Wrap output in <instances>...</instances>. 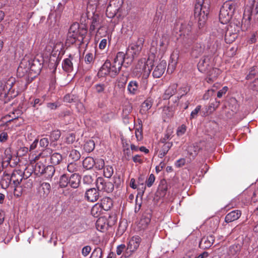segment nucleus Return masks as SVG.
Instances as JSON below:
<instances>
[{"label":"nucleus","mask_w":258,"mask_h":258,"mask_svg":"<svg viewBox=\"0 0 258 258\" xmlns=\"http://www.w3.org/2000/svg\"><path fill=\"white\" fill-rule=\"evenodd\" d=\"M55 168L52 165H48L45 167L43 173L41 175H43L46 179L51 178L55 173Z\"/></svg>","instance_id":"nucleus-30"},{"label":"nucleus","mask_w":258,"mask_h":258,"mask_svg":"<svg viewBox=\"0 0 258 258\" xmlns=\"http://www.w3.org/2000/svg\"><path fill=\"white\" fill-rule=\"evenodd\" d=\"M94 59L93 54L91 53H87L85 57V61L87 63H91Z\"/></svg>","instance_id":"nucleus-63"},{"label":"nucleus","mask_w":258,"mask_h":258,"mask_svg":"<svg viewBox=\"0 0 258 258\" xmlns=\"http://www.w3.org/2000/svg\"><path fill=\"white\" fill-rule=\"evenodd\" d=\"M33 186V181L31 179H24L23 183V189H29Z\"/></svg>","instance_id":"nucleus-54"},{"label":"nucleus","mask_w":258,"mask_h":258,"mask_svg":"<svg viewBox=\"0 0 258 258\" xmlns=\"http://www.w3.org/2000/svg\"><path fill=\"white\" fill-rule=\"evenodd\" d=\"M153 103L152 99L150 98H148L142 103L141 111H147L151 108Z\"/></svg>","instance_id":"nucleus-41"},{"label":"nucleus","mask_w":258,"mask_h":258,"mask_svg":"<svg viewBox=\"0 0 258 258\" xmlns=\"http://www.w3.org/2000/svg\"><path fill=\"white\" fill-rule=\"evenodd\" d=\"M241 29L239 22L232 21L227 26L225 34V39L227 43L233 42L237 37L238 33Z\"/></svg>","instance_id":"nucleus-6"},{"label":"nucleus","mask_w":258,"mask_h":258,"mask_svg":"<svg viewBox=\"0 0 258 258\" xmlns=\"http://www.w3.org/2000/svg\"><path fill=\"white\" fill-rule=\"evenodd\" d=\"M178 58L177 53L173 52L171 54L168 67V71H170L172 73L174 71L177 63Z\"/></svg>","instance_id":"nucleus-25"},{"label":"nucleus","mask_w":258,"mask_h":258,"mask_svg":"<svg viewBox=\"0 0 258 258\" xmlns=\"http://www.w3.org/2000/svg\"><path fill=\"white\" fill-rule=\"evenodd\" d=\"M155 180V177L153 174H151L147 180L146 181V184L148 187H151Z\"/></svg>","instance_id":"nucleus-62"},{"label":"nucleus","mask_w":258,"mask_h":258,"mask_svg":"<svg viewBox=\"0 0 258 258\" xmlns=\"http://www.w3.org/2000/svg\"><path fill=\"white\" fill-rule=\"evenodd\" d=\"M141 242V238L138 236H133L127 243L125 256H128L135 252L138 248Z\"/></svg>","instance_id":"nucleus-12"},{"label":"nucleus","mask_w":258,"mask_h":258,"mask_svg":"<svg viewBox=\"0 0 258 258\" xmlns=\"http://www.w3.org/2000/svg\"><path fill=\"white\" fill-rule=\"evenodd\" d=\"M69 185V177L66 174L61 176L59 179V186L61 187H66Z\"/></svg>","instance_id":"nucleus-44"},{"label":"nucleus","mask_w":258,"mask_h":258,"mask_svg":"<svg viewBox=\"0 0 258 258\" xmlns=\"http://www.w3.org/2000/svg\"><path fill=\"white\" fill-rule=\"evenodd\" d=\"M62 160V156L58 153L52 154L50 157V162L53 165L59 164Z\"/></svg>","instance_id":"nucleus-36"},{"label":"nucleus","mask_w":258,"mask_h":258,"mask_svg":"<svg viewBox=\"0 0 258 258\" xmlns=\"http://www.w3.org/2000/svg\"><path fill=\"white\" fill-rule=\"evenodd\" d=\"M95 161V164L94 166H95L97 169L100 170L105 166L104 161L102 159H97Z\"/></svg>","instance_id":"nucleus-55"},{"label":"nucleus","mask_w":258,"mask_h":258,"mask_svg":"<svg viewBox=\"0 0 258 258\" xmlns=\"http://www.w3.org/2000/svg\"><path fill=\"white\" fill-rule=\"evenodd\" d=\"M87 30L85 28H79V31L78 33V37L79 38V42L82 43L84 39L87 34Z\"/></svg>","instance_id":"nucleus-49"},{"label":"nucleus","mask_w":258,"mask_h":258,"mask_svg":"<svg viewBox=\"0 0 258 258\" xmlns=\"http://www.w3.org/2000/svg\"><path fill=\"white\" fill-rule=\"evenodd\" d=\"M50 185L47 182H43L40 187L39 192L43 197H46L50 192Z\"/></svg>","instance_id":"nucleus-35"},{"label":"nucleus","mask_w":258,"mask_h":258,"mask_svg":"<svg viewBox=\"0 0 258 258\" xmlns=\"http://www.w3.org/2000/svg\"><path fill=\"white\" fill-rule=\"evenodd\" d=\"M96 185L97 189L99 191H105L107 193L111 192L114 189L113 184L110 181H106L103 178L99 177L96 180Z\"/></svg>","instance_id":"nucleus-11"},{"label":"nucleus","mask_w":258,"mask_h":258,"mask_svg":"<svg viewBox=\"0 0 258 258\" xmlns=\"http://www.w3.org/2000/svg\"><path fill=\"white\" fill-rule=\"evenodd\" d=\"M51 151L50 149H45L42 152L39 153L38 155L33 157L32 156L31 158V163L34 164L36 163L34 167V172L37 174L41 175L44 171L45 166L43 164V162L45 161L46 152Z\"/></svg>","instance_id":"nucleus-7"},{"label":"nucleus","mask_w":258,"mask_h":258,"mask_svg":"<svg viewBox=\"0 0 258 258\" xmlns=\"http://www.w3.org/2000/svg\"><path fill=\"white\" fill-rule=\"evenodd\" d=\"M215 241L214 237L213 235L203 237L199 243V246L202 249L209 248L211 246Z\"/></svg>","instance_id":"nucleus-19"},{"label":"nucleus","mask_w":258,"mask_h":258,"mask_svg":"<svg viewBox=\"0 0 258 258\" xmlns=\"http://www.w3.org/2000/svg\"><path fill=\"white\" fill-rule=\"evenodd\" d=\"M99 0H88L87 6V14L88 17L90 16V14H93L95 12V10L99 4Z\"/></svg>","instance_id":"nucleus-24"},{"label":"nucleus","mask_w":258,"mask_h":258,"mask_svg":"<svg viewBox=\"0 0 258 258\" xmlns=\"http://www.w3.org/2000/svg\"><path fill=\"white\" fill-rule=\"evenodd\" d=\"M99 194L97 189L91 188L88 189L86 192L85 197L89 202H95L99 198Z\"/></svg>","instance_id":"nucleus-18"},{"label":"nucleus","mask_w":258,"mask_h":258,"mask_svg":"<svg viewBox=\"0 0 258 258\" xmlns=\"http://www.w3.org/2000/svg\"><path fill=\"white\" fill-rule=\"evenodd\" d=\"M127 91L132 95L136 94L138 91V84L136 81H131L127 85Z\"/></svg>","instance_id":"nucleus-38"},{"label":"nucleus","mask_w":258,"mask_h":258,"mask_svg":"<svg viewBox=\"0 0 258 258\" xmlns=\"http://www.w3.org/2000/svg\"><path fill=\"white\" fill-rule=\"evenodd\" d=\"M79 42V38L78 34L68 33L66 40V43L69 45L73 44L77 41Z\"/></svg>","instance_id":"nucleus-40"},{"label":"nucleus","mask_w":258,"mask_h":258,"mask_svg":"<svg viewBox=\"0 0 258 258\" xmlns=\"http://www.w3.org/2000/svg\"><path fill=\"white\" fill-rule=\"evenodd\" d=\"M77 98L73 94H67L64 97V101L67 102H73L77 101Z\"/></svg>","instance_id":"nucleus-58"},{"label":"nucleus","mask_w":258,"mask_h":258,"mask_svg":"<svg viewBox=\"0 0 258 258\" xmlns=\"http://www.w3.org/2000/svg\"><path fill=\"white\" fill-rule=\"evenodd\" d=\"M81 157L80 153L76 150H72L71 151L69 157L73 161L78 160Z\"/></svg>","instance_id":"nucleus-47"},{"label":"nucleus","mask_w":258,"mask_h":258,"mask_svg":"<svg viewBox=\"0 0 258 258\" xmlns=\"http://www.w3.org/2000/svg\"><path fill=\"white\" fill-rule=\"evenodd\" d=\"M42 64L37 58L29 60L24 59L20 63L17 71L23 76L27 75L32 78L36 77L39 74L42 69Z\"/></svg>","instance_id":"nucleus-2"},{"label":"nucleus","mask_w":258,"mask_h":258,"mask_svg":"<svg viewBox=\"0 0 258 258\" xmlns=\"http://www.w3.org/2000/svg\"><path fill=\"white\" fill-rule=\"evenodd\" d=\"M166 68V62L165 60H162L157 63L153 72V76L156 78L161 77L164 74Z\"/></svg>","instance_id":"nucleus-16"},{"label":"nucleus","mask_w":258,"mask_h":258,"mask_svg":"<svg viewBox=\"0 0 258 258\" xmlns=\"http://www.w3.org/2000/svg\"><path fill=\"white\" fill-rule=\"evenodd\" d=\"M84 149L88 152L92 151L95 148V143L93 140H89L84 144Z\"/></svg>","instance_id":"nucleus-48"},{"label":"nucleus","mask_w":258,"mask_h":258,"mask_svg":"<svg viewBox=\"0 0 258 258\" xmlns=\"http://www.w3.org/2000/svg\"><path fill=\"white\" fill-rule=\"evenodd\" d=\"M213 63L211 55H204L199 61L198 68L202 73H207L212 68Z\"/></svg>","instance_id":"nucleus-10"},{"label":"nucleus","mask_w":258,"mask_h":258,"mask_svg":"<svg viewBox=\"0 0 258 258\" xmlns=\"http://www.w3.org/2000/svg\"><path fill=\"white\" fill-rule=\"evenodd\" d=\"M186 131V127L184 124H182L179 126L177 130L176 134L177 136H181L185 134Z\"/></svg>","instance_id":"nucleus-57"},{"label":"nucleus","mask_w":258,"mask_h":258,"mask_svg":"<svg viewBox=\"0 0 258 258\" xmlns=\"http://www.w3.org/2000/svg\"><path fill=\"white\" fill-rule=\"evenodd\" d=\"M102 254V251L100 248H95L92 253V258H101Z\"/></svg>","instance_id":"nucleus-52"},{"label":"nucleus","mask_w":258,"mask_h":258,"mask_svg":"<svg viewBox=\"0 0 258 258\" xmlns=\"http://www.w3.org/2000/svg\"><path fill=\"white\" fill-rule=\"evenodd\" d=\"M164 144L162 146L161 150L159 151V157L161 158L165 156L168 153L169 150L171 148L173 145L172 142H165L163 143Z\"/></svg>","instance_id":"nucleus-33"},{"label":"nucleus","mask_w":258,"mask_h":258,"mask_svg":"<svg viewBox=\"0 0 258 258\" xmlns=\"http://www.w3.org/2000/svg\"><path fill=\"white\" fill-rule=\"evenodd\" d=\"M201 109V105H198L196 108L192 110L190 113V119H192L194 118H196L198 116V114L200 111Z\"/></svg>","instance_id":"nucleus-56"},{"label":"nucleus","mask_w":258,"mask_h":258,"mask_svg":"<svg viewBox=\"0 0 258 258\" xmlns=\"http://www.w3.org/2000/svg\"><path fill=\"white\" fill-rule=\"evenodd\" d=\"M240 211L234 210L229 213L226 215L225 218V221L226 223H230L238 219L241 216Z\"/></svg>","instance_id":"nucleus-22"},{"label":"nucleus","mask_w":258,"mask_h":258,"mask_svg":"<svg viewBox=\"0 0 258 258\" xmlns=\"http://www.w3.org/2000/svg\"><path fill=\"white\" fill-rule=\"evenodd\" d=\"M220 44V42H219V40L216 39L214 43L212 46L210 45L209 46V49H211V51L212 52H214L215 51H216Z\"/></svg>","instance_id":"nucleus-64"},{"label":"nucleus","mask_w":258,"mask_h":258,"mask_svg":"<svg viewBox=\"0 0 258 258\" xmlns=\"http://www.w3.org/2000/svg\"><path fill=\"white\" fill-rule=\"evenodd\" d=\"M169 43V40L166 36H162L160 41V50L164 52L166 51Z\"/></svg>","instance_id":"nucleus-43"},{"label":"nucleus","mask_w":258,"mask_h":258,"mask_svg":"<svg viewBox=\"0 0 258 258\" xmlns=\"http://www.w3.org/2000/svg\"><path fill=\"white\" fill-rule=\"evenodd\" d=\"M95 164V160L91 157H86L83 162V166L86 169H92Z\"/></svg>","instance_id":"nucleus-37"},{"label":"nucleus","mask_w":258,"mask_h":258,"mask_svg":"<svg viewBox=\"0 0 258 258\" xmlns=\"http://www.w3.org/2000/svg\"><path fill=\"white\" fill-rule=\"evenodd\" d=\"M150 216L143 215L138 223L139 228L140 230H144L146 229L150 223Z\"/></svg>","instance_id":"nucleus-29"},{"label":"nucleus","mask_w":258,"mask_h":258,"mask_svg":"<svg viewBox=\"0 0 258 258\" xmlns=\"http://www.w3.org/2000/svg\"><path fill=\"white\" fill-rule=\"evenodd\" d=\"M220 104V102L216 99L214 103H211L210 104V105L209 106L208 110L210 112H213L219 107Z\"/></svg>","instance_id":"nucleus-53"},{"label":"nucleus","mask_w":258,"mask_h":258,"mask_svg":"<svg viewBox=\"0 0 258 258\" xmlns=\"http://www.w3.org/2000/svg\"><path fill=\"white\" fill-rule=\"evenodd\" d=\"M79 28V24L78 23H74L70 27L68 33L78 34Z\"/></svg>","instance_id":"nucleus-50"},{"label":"nucleus","mask_w":258,"mask_h":258,"mask_svg":"<svg viewBox=\"0 0 258 258\" xmlns=\"http://www.w3.org/2000/svg\"><path fill=\"white\" fill-rule=\"evenodd\" d=\"M94 88L96 92L100 93L104 91L105 88V85L103 84H97L95 85Z\"/></svg>","instance_id":"nucleus-60"},{"label":"nucleus","mask_w":258,"mask_h":258,"mask_svg":"<svg viewBox=\"0 0 258 258\" xmlns=\"http://www.w3.org/2000/svg\"><path fill=\"white\" fill-rule=\"evenodd\" d=\"M78 165L75 162H71L68 165L67 169L70 172H74L77 170Z\"/></svg>","instance_id":"nucleus-59"},{"label":"nucleus","mask_w":258,"mask_h":258,"mask_svg":"<svg viewBox=\"0 0 258 258\" xmlns=\"http://www.w3.org/2000/svg\"><path fill=\"white\" fill-rule=\"evenodd\" d=\"M190 88L186 84H183L181 86L178 90H177V96L176 97L175 100L173 101L174 103L177 102L183 96L186 95L189 91Z\"/></svg>","instance_id":"nucleus-21"},{"label":"nucleus","mask_w":258,"mask_h":258,"mask_svg":"<svg viewBox=\"0 0 258 258\" xmlns=\"http://www.w3.org/2000/svg\"><path fill=\"white\" fill-rule=\"evenodd\" d=\"M153 66V60L152 59L143 58L138 61L135 67V72L142 75L143 83L145 85L147 84V78L150 74Z\"/></svg>","instance_id":"nucleus-3"},{"label":"nucleus","mask_w":258,"mask_h":258,"mask_svg":"<svg viewBox=\"0 0 258 258\" xmlns=\"http://www.w3.org/2000/svg\"><path fill=\"white\" fill-rule=\"evenodd\" d=\"M204 0H196L195 7V17L198 19L199 25L203 26L207 20L208 8L204 5Z\"/></svg>","instance_id":"nucleus-5"},{"label":"nucleus","mask_w":258,"mask_h":258,"mask_svg":"<svg viewBox=\"0 0 258 258\" xmlns=\"http://www.w3.org/2000/svg\"><path fill=\"white\" fill-rule=\"evenodd\" d=\"M143 46V41L139 39L136 42L132 43L128 46L126 54L130 56L135 57L140 53Z\"/></svg>","instance_id":"nucleus-13"},{"label":"nucleus","mask_w":258,"mask_h":258,"mask_svg":"<svg viewBox=\"0 0 258 258\" xmlns=\"http://www.w3.org/2000/svg\"><path fill=\"white\" fill-rule=\"evenodd\" d=\"M81 176L77 174H73L69 177V186L71 187L76 188L79 187L80 181Z\"/></svg>","instance_id":"nucleus-23"},{"label":"nucleus","mask_w":258,"mask_h":258,"mask_svg":"<svg viewBox=\"0 0 258 258\" xmlns=\"http://www.w3.org/2000/svg\"><path fill=\"white\" fill-rule=\"evenodd\" d=\"M40 146L41 147L46 148L49 145V140L47 138L44 137L40 140L39 141Z\"/></svg>","instance_id":"nucleus-61"},{"label":"nucleus","mask_w":258,"mask_h":258,"mask_svg":"<svg viewBox=\"0 0 258 258\" xmlns=\"http://www.w3.org/2000/svg\"><path fill=\"white\" fill-rule=\"evenodd\" d=\"M123 0H110L106 8V14L108 18L114 17L121 8Z\"/></svg>","instance_id":"nucleus-9"},{"label":"nucleus","mask_w":258,"mask_h":258,"mask_svg":"<svg viewBox=\"0 0 258 258\" xmlns=\"http://www.w3.org/2000/svg\"><path fill=\"white\" fill-rule=\"evenodd\" d=\"M14 83L15 79L13 78H10L4 83H0V95H6L13 92L12 89Z\"/></svg>","instance_id":"nucleus-15"},{"label":"nucleus","mask_w":258,"mask_h":258,"mask_svg":"<svg viewBox=\"0 0 258 258\" xmlns=\"http://www.w3.org/2000/svg\"><path fill=\"white\" fill-rule=\"evenodd\" d=\"M60 137V132L59 131H54L51 133L50 139L52 142H54L59 139Z\"/></svg>","instance_id":"nucleus-51"},{"label":"nucleus","mask_w":258,"mask_h":258,"mask_svg":"<svg viewBox=\"0 0 258 258\" xmlns=\"http://www.w3.org/2000/svg\"><path fill=\"white\" fill-rule=\"evenodd\" d=\"M221 71L220 70L213 68V66L210 69L207 73V81L209 83H212L217 79L219 75L220 74Z\"/></svg>","instance_id":"nucleus-17"},{"label":"nucleus","mask_w":258,"mask_h":258,"mask_svg":"<svg viewBox=\"0 0 258 258\" xmlns=\"http://www.w3.org/2000/svg\"><path fill=\"white\" fill-rule=\"evenodd\" d=\"M173 132L171 130H168L164 133V136L161 138V143L168 142V141L172 138Z\"/></svg>","instance_id":"nucleus-45"},{"label":"nucleus","mask_w":258,"mask_h":258,"mask_svg":"<svg viewBox=\"0 0 258 258\" xmlns=\"http://www.w3.org/2000/svg\"><path fill=\"white\" fill-rule=\"evenodd\" d=\"M92 14L93 16L91 18V23L89 29V32L91 34L94 33L96 30L98 31L101 28L100 17L98 14H95V13Z\"/></svg>","instance_id":"nucleus-14"},{"label":"nucleus","mask_w":258,"mask_h":258,"mask_svg":"<svg viewBox=\"0 0 258 258\" xmlns=\"http://www.w3.org/2000/svg\"><path fill=\"white\" fill-rule=\"evenodd\" d=\"M255 1L252 0L251 8L248 10L249 13L248 19H251L252 16H255L258 14V3L255 4Z\"/></svg>","instance_id":"nucleus-34"},{"label":"nucleus","mask_w":258,"mask_h":258,"mask_svg":"<svg viewBox=\"0 0 258 258\" xmlns=\"http://www.w3.org/2000/svg\"><path fill=\"white\" fill-rule=\"evenodd\" d=\"M23 174L21 170H15L11 174V181L15 187L14 195L17 197L20 196L22 194V187L19 185L23 179Z\"/></svg>","instance_id":"nucleus-8"},{"label":"nucleus","mask_w":258,"mask_h":258,"mask_svg":"<svg viewBox=\"0 0 258 258\" xmlns=\"http://www.w3.org/2000/svg\"><path fill=\"white\" fill-rule=\"evenodd\" d=\"M113 205L112 200L108 197L104 198L101 200L100 206L105 211H108Z\"/></svg>","instance_id":"nucleus-31"},{"label":"nucleus","mask_w":258,"mask_h":258,"mask_svg":"<svg viewBox=\"0 0 258 258\" xmlns=\"http://www.w3.org/2000/svg\"><path fill=\"white\" fill-rule=\"evenodd\" d=\"M191 26L189 24H188L187 26L185 25H182L181 27L180 31L181 32L182 34H183L184 35L186 34L187 36H190V38L188 39L187 42L188 46H189V44H191L192 42V37L190 34V33L191 31Z\"/></svg>","instance_id":"nucleus-28"},{"label":"nucleus","mask_w":258,"mask_h":258,"mask_svg":"<svg viewBox=\"0 0 258 258\" xmlns=\"http://www.w3.org/2000/svg\"><path fill=\"white\" fill-rule=\"evenodd\" d=\"M241 249V246L239 244H233L230 246L229 249V254L235 255L238 254Z\"/></svg>","instance_id":"nucleus-42"},{"label":"nucleus","mask_w":258,"mask_h":258,"mask_svg":"<svg viewBox=\"0 0 258 258\" xmlns=\"http://www.w3.org/2000/svg\"><path fill=\"white\" fill-rule=\"evenodd\" d=\"M11 175L7 173H4L2 180L1 186L3 188H7L11 183Z\"/></svg>","instance_id":"nucleus-32"},{"label":"nucleus","mask_w":258,"mask_h":258,"mask_svg":"<svg viewBox=\"0 0 258 258\" xmlns=\"http://www.w3.org/2000/svg\"><path fill=\"white\" fill-rule=\"evenodd\" d=\"M96 227L98 231L104 232L107 229L108 225L106 222V220L103 217H100L97 219L96 222Z\"/></svg>","instance_id":"nucleus-26"},{"label":"nucleus","mask_w":258,"mask_h":258,"mask_svg":"<svg viewBox=\"0 0 258 258\" xmlns=\"http://www.w3.org/2000/svg\"><path fill=\"white\" fill-rule=\"evenodd\" d=\"M125 58L123 52H118L112 62L106 60L100 68L98 74L101 77H115L119 72Z\"/></svg>","instance_id":"nucleus-1"},{"label":"nucleus","mask_w":258,"mask_h":258,"mask_svg":"<svg viewBox=\"0 0 258 258\" xmlns=\"http://www.w3.org/2000/svg\"><path fill=\"white\" fill-rule=\"evenodd\" d=\"M236 7L234 1L225 2L221 7L219 14V20L222 24H227L231 20Z\"/></svg>","instance_id":"nucleus-4"},{"label":"nucleus","mask_w":258,"mask_h":258,"mask_svg":"<svg viewBox=\"0 0 258 258\" xmlns=\"http://www.w3.org/2000/svg\"><path fill=\"white\" fill-rule=\"evenodd\" d=\"M73 57L70 55L69 58L64 59L62 63V67L63 70L67 72H71L73 69Z\"/></svg>","instance_id":"nucleus-27"},{"label":"nucleus","mask_w":258,"mask_h":258,"mask_svg":"<svg viewBox=\"0 0 258 258\" xmlns=\"http://www.w3.org/2000/svg\"><path fill=\"white\" fill-rule=\"evenodd\" d=\"M104 175L107 178H110L113 173V169L112 166L106 165L104 167Z\"/></svg>","instance_id":"nucleus-46"},{"label":"nucleus","mask_w":258,"mask_h":258,"mask_svg":"<svg viewBox=\"0 0 258 258\" xmlns=\"http://www.w3.org/2000/svg\"><path fill=\"white\" fill-rule=\"evenodd\" d=\"M204 50V49L201 44H196L192 48V55L195 57H198L203 53Z\"/></svg>","instance_id":"nucleus-39"},{"label":"nucleus","mask_w":258,"mask_h":258,"mask_svg":"<svg viewBox=\"0 0 258 258\" xmlns=\"http://www.w3.org/2000/svg\"><path fill=\"white\" fill-rule=\"evenodd\" d=\"M177 84H171L165 91L163 95V98L164 100L169 99L171 97L175 94L177 92Z\"/></svg>","instance_id":"nucleus-20"}]
</instances>
